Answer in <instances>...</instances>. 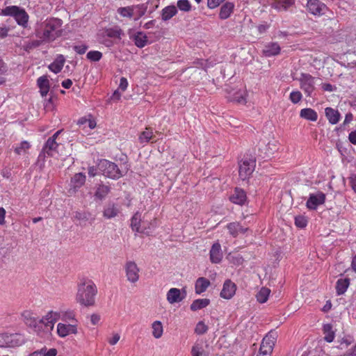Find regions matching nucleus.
<instances>
[{"instance_id": "nucleus-52", "label": "nucleus", "mask_w": 356, "mask_h": 356, "mask_svg": "<svg viewBox=\"0 0 356 356\" xmlns=\"http://www.w3.org/2000/svg\"><path fill=\"white\" fill-rule=\"evenodd\" d=\"M302 98V95L299 90H293L289 95V99L293 104L299 103Z\"/></svg>"}, {"instance_id": "nucleus-61", "label": "nucleus", "mask_w": 356, "mask_h": 356, "mask_svg": "<svg viewBox=\"0 0 356 356\" xmlns=\"http://www.w3.org/2000/svg\"><path fill=\"white\" fill-rule=\"evenodd\" d=\"M348 140L350 141V143H352L353 145H356V130L355 131H351L349 134H348Z\"/></svg>"}, {"instance_id": "nucleus-17", "label": "nucleus", "mask_w": 356, "mask_h": 356, "mask_svg": "<svg viewBox=\"0 0 356 356\" xmlns=\"http://www.w3.org/2000/svg\"><path fill=\"white\" fill-rule=\"evenodd\" d=\"M131 227L133 231L138 233H148L146 232L147 227L145 226V222L141 220V214L136 212L131 219Z\"/></svg>"}, {"instance_id": "nucleus-37", "label": "nucleus", "mask_w": 356, "mask_h": 356, "mask_svg": "<svg viewBox=\"0 0 356 356\" xmlns=\"http://www.w3.org/2000/svg\"><path fill=\"white\" fill-rule=\"evenodd\" d=\"M119 209L114 204H108L104 209L103 216L106 218L111 219L118 216Z\"/></svg>"}, {"instance_id": "nucleus-25", "label": "nucleus", "mask_w": 356, "mask_h": 356, "mask_svg": "<svg viewBox=\"0 0 356 356\" xmlns=\"http://www.w3.org/2000/svg\"><path fill=\"white\" fill-rule=\"evenodd\" d=\"M325 115L326 118L327 119L328 122L331 124H337L341 118V114L339 112L338 110H336L331 107H327L325 109Z\"/></svg>"}, {"instance_id": "nucleus-7", "label": "nucleus", "mask_w": 356, "mask_h": 356, "mask_svg": "<svg viewBox=\"0 0 356 356\" xmlns=\"http://www.w3.org/2000/svg\"><path fill=\"white\" fill-rule=\"evenodd\" d=\"M255 168V161L250 159H243L239 163V177L242 180L248 179L253 172Z\"/></svg>"}, {"instance_id": "nucleus-4", "label": "nucleus", "mask_w": 356, "mask_h": 356, "mask_svg": "<svg viewBox=\"0 0 356 356\" xmlns=\"http://www.w3.org/2000/svg\"><path fill=\"white\" fill-rule=\"evenodd\" d=\"M97 168L104 176L113 179H117L123 176L118 165L106 159L100 160L97 164Z\"/></svg>"}, {"instance_id": "nucleus-3", "label": "nucleus", "mask_w": 356, "mask_h": 356, "mask_svg": "<svg viewBox=\"0 0 356 356\" xmlns=\"http://www.w3.org/2000/svg\"><path fill=\"white\" fill-rule=\"evenodd\" d=\"M1 14L3 16L13 17L17 24L23 28L28 26L29 16L24 8L17 6H6L1 10Z\"/></svg>"}, {"instance_id": "nucleus-54", "label": "nucleus", "mask_w": 356, "mask_h": 356, "mask_svg": "<svg viewBox=\"0 0 356 356\" xmlns=\"http://www.w3.org/2000/svg\"><path fill=\"white\" fill-rule=\"evenodd\" d=\"M295 225L299 228H305L307 225V217L304 216H298L295 217Z\"/></svg>"}, {"instance_id": "nucleus-20", "label": "nucleus", "mask_w": 356, "mask_h": 356, "mask_svg": "<svg viewBox=\"0 0 356 356\" xmlns=\"http://www.w3.org/2000/svg\"><path fill=\"white\" fill-rule=\"evenodd\" d=\"M229 200L236 204H244L247 200L245 191L239 188H236L233 194L229 197Z\"/></svg>"}, {"instance_id": "nucleus-31", "label": "nucleus", "mask_w": 356, "mask_h": 356, "mask_svg": "<svg viewBox=\"0 0 356 356\" xmlns=\"http://www.w3.org/2000/svg\"><path fill=\"white\" fill-rule=\"evenodd\" d=\"M177 14V8L175 6H168L162 9L161 18L163 21H168Z\"/></svg>"}, {"instance_id": "nucleus-35", "label": "nucleus", "mask_w": 356, "mask_h": 356, "mask_svg": "<svg viewBox=\"0 0 356 356\" xmlns=\"http://www.w3.org/2000/svg\"><path fill=\"white\" fill-rule=\"evenodd\" d=\"M246 97V91L245 90H238L234 93L233 96L230 98V101L241 104H245L247 102Z\"/></svg>"}, {"instance_id": "nucleus-28", "label": "nucleus", "mask_w": 356, "mask_h": 356, "mask_svg": "<svg viewBox=\"0 0 356 356\" xmlns=\"http://www.w3.org/2000/svg\"><path fill=\"white\" fill-rule=\"evenodd\" d=\"M234 9V5L231 2H226L221 8L219 13V17L221 19H226L232 15Z\"/></svg>"}, {"instance_id": "nucleus-27", "label": "nucleus", "mask_w": 356, "mask_h": 356, "mask_svg": "<svg viewBox=\"0 0 356 356\" xmlns=\"http://www.w3.org/2000/svg\"><path fill=\"white\" fill-rule=\"evenodd\" d=\"M295 0H274L271 4L272 8L278 11L286 10L289 7L293 6Z\"/></svg>"}, {"instance_id": "nucleus-23", "label": "nucleus", "mask_w": 356, "mask_h": 356, "mask_svg": "<svg viewBox=\"0 0 356 356\" xmlns=\"http://www.w3.org/2000/svg\"><path fill=\"white\" fill-rule=\"evenodd\" d=\"M280 46L277 42H269L264 46L263 54L266 57L274 56L280 54Z\"/></svg>"}, {"instance_id": "nucleus-10", "label": "nucleus", "mask_w": 356, "mask_h": 356, "mask_svg": "<svg viewBox=\"0 0 356 356\" xmlns=\"http://www.w3.org/2000/svg\"><path fill=\"white\" fill-rule=\"evenodd\" d=\"M325 200L326 195L321 191H318L316 193H311L306 202V207L309 210H316L318 206L325 203Z\"/></svg>"}, {"instance_id": "nucleus-49", "label": "nucleus", "mask_w": 356, "mask_h": 356, "mask_svg": "<svg viewBox=\"0 0 356 356\" xmlns=\"http://www.w3.org/2000/svg\"><path fill=\"white\" fill-rule=\"evenodd\" d=\"M31 147V145L28 141H22L19 146H17L15 148V152L17 155H20L22 154L26 153V151Z\"/></svg>"}, {"instance_id": "nucleus-48", "label": "nucleus", "mask_w": 356, "mask_h": 356, "mask_svg": "<svg viewBox=\"0 0 356 356\" xmlns=\"http://www.w3.org/2000/svg\"><path fill=\"white\" fill-rule=\"evenodd\" d=\"M177 8L183 12H189L191 10V4L188 0H179L177 3Z\"/></svg>"}, {"instance_id": "nucleus-1", "label": "nucleus", "mask_w": 356, "mask_h": 356, "mask_svg": "<svg viewBox=\"0 0 356 356\" xmlns=\"http://www.w3.org/2000/svg\"><path fill=\"white\" fill-rule=\"evenodd\" d=\"M63 21L60 19L49 17L42 22L36 30V35L43 42H50L63 35Z\"/></svg>"}, {"instance_id": "nucleus-42", "label": "nucleus", "mask_w": 356, "mask_h": 356, "mask_svg": "<svg viewBox=\"0 0 356 356\" xmlns=\"http://www.w3.org/2000/svg\"><path fill=\"white\" fill-rule=\"evenodd\" d=\"M105 34L108 38L120 40L123 33L121 29L114 27L106 29Z\"/></svg>"}, {"instance_id": "nucleus-11", "label": "nucleus", "mask_w": 356, "mask_h": 356, "mask_svg": "<svg viewBox=\"0 0 356 356\" xmlns=\"http://www.w3.org/2000/svg\"><path fill=\"white\" fill-rule=\"evenodd\" d=\"M78 326L75 323H58L56 327V333L61 337L65 338L71 334H76L78 333Z\"/></svg>"}, {"instance_id": "nucleus-29", "label": "nucleus", "mask_w": 356, "mask_h": 356, "mask_svg": "<svg viewBox=\"0 0 356 356\" xmlns=\"http://www.w3.org/2000/svg\"><path fill=\"white\" fill-rule=\"evenodd\" d=\"M300 117L307 120L315 122L318 119V114L315 110L311 108H305L300 110Z\"/></svg>"}, {"instance_id": "nucleus-53", "label": "nucleus", "mask_w": 356, "mask_h": 356, "mask_svg": "<svg viewBox=\"0 0 356 356\" xmlns=\"http://www.w3.org/2000/svg\"><path fill=\"white\" fill-rule=\"evenodd\" d=\"M207 330L208 326L203 321H199L195 328V332L198 335L205 334Z\"/></svg>"}, {"instance_id": "nucleus-13", "label": "nucleus", "mask_w": 356, "mask_h": 356, "mask_svg": "<svg viewBox=\"0 0 356 356\" xmlns=\"http://www.w3.org/2000/svg\"><path fill=\"white\" fill-rule=\"evenodd\" d=\"M307 9L309 13L314 15L321 16L325 13L327 9L326 5L319 0H308Z\"/></svg>"}, {"instance_id": "nucleus-8", "label": "nucleus", "mask_w": 356, "mask_h": 356, "mask_svg": "<svg viewBox=\"0 0 356 356\" xmlns=\"http://www.w3.org/2000/svg\"><path fill=\"white\" fill-rule=\"evenodd\" d=\"M124 270L127 279L129 282L134 284L138 281L140 269L134 261H129L126 262Z\"/></svg>"}, {"instance_id": "nucleus-50", "label": "nucleus", "mask_w": 356, "mask_h": 356, "mask_svg": "<svg viewBox=\"0 0 356 356\" xmlns=\"http://www.w3.org/2000/svg\"><path fill=\"white\" fill-rule=\"evenodd\" d=\"M118 13L124 17L131 18L134 15V7L127 6L120 8L118 10Z\"/></svg>"}, {"instance_id": "nucleus-18", "label": "nucleus", "mask_w": 356, "mask_h": 356, "mask_svg": "<svg viewBox=\"0 0 356 356\" xmlns=\"http://www.w3.org/2000/svg\"><path fill=\"white\" fill-rule=\"evenodd\" d=\"M210 261L213 264H218L222 259L221 245L218 242L213 244L209 252Z\"/></svg>"}, {"instance_id": "nucleus-33", "label": "nucleus", "mask_w": 356, "mask_h": 356, "mask_svg": "<svg viewBox=\"0 0 356 356\" xmlns=\"http://www.w3.org/2000/svg\"><path fill=\"white\" fill-rule=\"evenodd\" d=\"M349 285V278L339 279L336 283V291L337 295H343L346 291Z\"/></svg>"}, {"instance_id": "nucleus-41", "label": "nucleus", "mask_w": 356, "mask_h": 356, "mask_svg": "<svg viewBox=\"0 0 356 356\" xmlns=\"http://www.w3.org/2000/svg\"><path fill=\"white\" fill-rule=\"evenodd\" d=\"M152 335L155 339H160L163 333V327L160 321H154L152 324Z\"/></svg>"}, {"instance_id": "nucleus-47", "label": "nucleus", "mask_w": 356, "mask_h": 356, "mask_svg": "<svg viewBox=\"0 0 356 356\" xmlns=\"http://www.w3.org/2000/svg\"><path fill=\"white\" fill-rule=\"evenodd\" d=\"M86 124H88L89 128L91 129H93L96 127V122L92 118H87L86 117H82V118H79L77 122V124H79V126L84 125Z\"/></svg>"}, {"instance_id": "nucleus-51", "label": "nucleus", "mask_w": 356, "mask_h": 356, "mask_svg": "<svg viewBox=\"0 0 356 356\" xmlns=\"http://www.w3.org/2000/svg\"><path fill=\"white\" fill-rule=\"evenodd\" d=\"M102 53L99 51H90L87 53L86 58L90 61L97 62L102 58Z\"/></svg>"}, {"instance_id": "nucleus-6", "label": "nucleus", "mask_w": 356, "mask_h": 356, "mask_svg": "<svg viewBox=\"0 0 356 356\" xmlns=\"http://www.w3.org/2000/svg\"><path fill=\"white\" fill-rule=\"evenodd\" d=\"M24 342L23 337L19 334H0V347L13 348L22 345Z\"/></svg>"}, {"instance_id": "nucleus-38", "label": "nucleus", "mask_w": 356, "mask_h": 356, "mask_svg": "<svg viewBox=\"0 0 356 356\" xmlns=\"http://www.w3.org/2000/svg\"><path fill=\"white\" fill-rule=\"evenodd\" d=\"M57 353L58 351L56 348L47 349L46 347H44L39 350L34 351L29 356H56Z\"/></svg>"}, {"instance_id": "nucleus-2", "label": "nucleus", "mask_w": 356, "mask_h": 356, "mask_svg": "<svg viewBox=\"0 0 356 356\" xmlns=\"http://www.w3.org/2000/svg\"><path fill=\"white\" fill-rule=\"evenodd\" d=\"M97 293L95 284L91 280H83L78 284L76 301L85 307L93 306Z\"/></svg>"}, {"instance_id": "nucleus-16", "label": "nucleus", "mask_w": 356, "mask_h": 356, "mask_svg": "<svg viewBox=\"0 0 356 356\" xmlns=\"http://www.w3.org/2000/svg\"><path fill=\"white\" fill-rule=\"evenodd\" d=\"M236 289L235 283L231 280H226L220 292V297L226 300L231 299L235 295Z\"/></svg>"}, {"instance_id": "nucleus-44", "label": "nucleus", "mask_w": 356, "mask_h": 356, "mask_svg": "<svg viewBox=\"0 0 356 356\" xmlns=\"http://www.w3.org/2000/svg\"><path fill=\"white\" fill-rule=\"evenodd\" d=\"M25 323L31 327H35L39 320L33 316L31 312H25L23 314Z\"/></svg>"}, {"instance_id": "nucleus-32", "label": "nucleus", "mask_w": 356, "mask_h": 356, "mask_svg": "<svg viewBox=\"0 0 356 356\" xmlns=\"http://www.w3.org/2000/svg\"><path fill=\"white\" fill-rule=\"evenodd\" d=\"M210 282L205 277H199L195 282V290L197 294H201L204 292L209 286Z\"/></svg>"}, {"instance_id": "nucleus-9", "label": "nucleus", "mask_w": 356, "mask_h": 356, "mask_svg": "<svg viewBox=\"0 0 356 356\" xmlns=\"http://www.w3.org/2000/svg\"><path fill=\"white\" fill-rule=\"evenodd\" d=\"M276 334L273 332H268L262 339L259 350L264 353V355H270L276 341Z\"/></svg>"}, {"instance_id": "nucleus-26", "label": "nucleus", "mask_w": 356, "mask_h": 356, "mask_svg": "<svg viewBox=\"0 0 356 356\" xmlns=\"http://www.w3.org/2000/svg\"><path fill=\"white\" fill-rule=\"evenodd\" d=\"M65 63V58L64 56L59 54L56 56L54 61L48 66V68L54 73L58 74L62 70Z\"/></svg>"}, {"instance_id": "nucleus-34", "label": "nucleus", "mask_w": 356, "mask_h": 356, "mask_svg": "<svg viewBox=\"0 0 356 356\" xmlns=\"http://www.w3.org/2000/svg\"><path fill=\"white\" fill-rule=\"evenodd\" d=\"M323 332L325 341L331 343L334 341L335 337V332L333 330V326L331 324H325L323 327Z\"/></svg>"}, {"instance_id": "nucleus-40", "label": "nucleus", "mask_w": 356, "mask_h": 356, "mask_svg": "<svg viewBox=\"0 0 356 356\" xmlns=\"http://www.w3.org/2000/svg\"><path fill=\"white\" fill-rule=\"evenodd\" d=\"M154 137L152 129L150 127H146L145 131L140 133L138 140L140 143H147Z\"/></svg>"}, {"instance_id": "nucleus-30", "label": "nucleus", "mask_w": 356, "mask_h": 356, "mask_svg": "<svg viewBox=\"0 0 356 356\" xmlns=\"http://www.w3.org/2000/svg\"><path fill=\"white\" fill-rule=\"evenodd\" d=\"M111 191L110 186L105 185V184H99L97 186L95 193V197L97 200H102L106 197V196L108 195V193Z\"/></svg>"}, {"instance_id": "nucleus-45", "label": "nucleus", "mask_w": 356, "mask_h": 356, "mask_svg": "<svg viewBox=\"0 0 356 356\" xmlns=\"http://www.w3.org/2000/svg\"><path fill=\"white\" fill-rule=\"evenodd\" d=\"M277 149V142H268L264 148H260V150L264 152L266 156H269L273 154Z\"/></svg>"}, {"instance_id": "nucleus-24", "label": "nucleus", "mask_w": 356, "mask_h": 356, "mask_svg": "<svg viewBox=\"0 0 356 356\" xmlns=\"http://www.w3.org/2000/svg\"><path fill=\"white\" fill-rule=\"evenodd\" d=\"M227 228L231 236L236 238L239 234H245L248 228H244L239 222H233L227 225Z\"/></svg>"}, {"instance_id": "nucleus-39", "label": "nucleus", "mask_w": 356, "mask_h": 356, "mask_svg": "<svg viewBox=\"0 0 356 356\" xmlns=\"http://www.w3.org/2000/svg\"><path fill=\"white\" fill-rule=\"evenodd\" d=\"M134 41L136 47L143 48L147 44V37L145 33L138 32L134 36Z\"/></svg>"}, {"instance_id": "nucleus-15", "label": "nucleus", "mask_w": 356, "mask_h": 356, "mask_svg": "<svg viewBox=\"0 0 356 356\" xmlns=\"http://www.w3.org/2000/svg\"><path fill=\"white\" fill-rule=\"evenodd\" d=\"M60 319V316L58 312L49 311L41 319L39 323H42L44 327L49 330H52L54 327V324Z\"/></svg>"}, {"instance_id": "nucleus-58", "label": "nucleus", "mask_w": 356, "mask_h": 356, "mask_svg": "<svg viewBox=\"0 0 356 356\" xmlns=\"http://www.w3.org/2000/svg\"><path fill=\"white\" fill-rule=\"evenodd\" d=\"M120 339V335L118 333H114L112 337L108 339V342L110 345L114 346L115 345L119 340Z\"/></svg>"}, {"instance_id": "nucleus-55", "label": "nucleus", "mask_w": 356, "mask_h": 356, "mask_svg": "<svg viewBox=\"0 0 356 356\" xmlns=\"http://www.w3.org/2000/svg\"><path fill=\"white\" fill-rule=\"evenodd\" d=\"M88 48V46L86 44L75 45L73 47L74 50L78 54H81V55L85 54Z\"/></svg>"}, {"instance_id": "nucleus-36", "label": "nucleus", "mask_w": 356, "mask_h": 356, "mask_svg": "<svg viewBox=\"0 0 356 356\" xmlns=\"http://www.w3.org/2000/svg\"><path fill=\"white\" fill-rule=\"evenodd\" d=\"M210 304V300L207 298L197 299L193 301L190 309L193 311H197L207 307Z\"/></svg>"}, {"instance_id": "nucleus-57", "label": "nucleus", "mask_w": 356, "mask_h": 356, "mask_svg": "<svg viewBox=\"0 0 356 356\" xmlns=\"http://www.w3.org/2000/svg\"><path fill=\"white\" fill-rule=\"evenodd\" d=\"M348 181L351 188L356 193V175L351 174L348 177Z\"/></svg>"}, {"instance_id": "nucleus-5", "label": "nucleus", "mask_w": 356, "mask_h": 356, "mask_svg": "<svg viewBox=\"0 0 356 356\" xmlns=\"http://www.w3.org/2000/svg\"><path fill=\"white\" fill-rule=\"evenodd\" d=\"M300 88L303 90L307 97H312L315 90L316 78L308 73H301L298 79Z\"/></svg>"}, {"instance_id": "nucleus-43", "label": "nucleus", "mask_w": 356, "mask_h": 356, "mask_svg": "<svg viewBox=\"0 0 356 356\" xmlns=\"http://www.w3.org/2000/svg\"><path fill=\"white\" fill-rule=\"evenodd\" d=\"M270 293V290L268 288L262 287L256 296L257 301L260 303L266 302L268 299Z\"/></svg>"}, {"instance_id": "nucleus-60", "label": "nucleus", "mask_w": 356, "mask_h": 356, "mask_svg": "<svg viewBox=\"0 0 356 356\" xmlns=\"http://www.w3.org/2000/svg\"><path fill=\"white\" fill-rule=\"evenodd\" d=\"M101 320V316L99 314H92L90 316V322L92 325H97Z\"/></svg>"}, {"instance_id": "nucleus-19", "label": "nucleus", "mask_w": 356, "mask_h": 356, "mask_svg": "<svg viewBox=\"0 0 356 356\" xmlns=\"http://www.w3.org/2000/svg\"><path fill=\"white\" fill-rule=\"evenodd\" d=\"M60 316V319L63 321V323H72L79 325V321L76 318V314L75 311L72 309L62 310L58 312Z\"/></svg>"}, {"instance_id": "nucleus-63", "label": "nucleus", "mask_w": 356, "mask_h": 356, "mask_svg": "<svg viewBox=\"0 0 356 356\" xmlns=\"http://www.w3.org/2000/svg\"><path fill=\"white\" fill-rule=\"evenodd\" d=\"M6 210L3 207H0V225H3L6 223Z\"/></svg>"}, {"instance_id": "nucleus-14", "label": "nucleus", "mask_w": 356, "mask_h": 356, "mask_svg": "<svg viewBox=\"0 0 356 356\" xmlns=\"http://www.w3.org/2000/svg\"><path fill=\"white\" fill-rule=\"evenodd\" d=\"M58 147L59 144L56 141H54L53 138H48L38 157L44 159L46 156H54L56 153H58Z\"/></svg>"}, {"instance_id": "nucleus-62", "label": "nucleus", "mask_w": 356, "mask_h": 356, "mask_svg": "<svg viewBox=\"0 0 356 356\" xmlns=\"http://www.w3.org/2000/svg\"><path fill=\"white\" fill-rule=\"evenodd\" d=\"M74 217L77 219V220H86L88 218H87V215L86 213L84 212H79V211H76V213H75V216Z\"/></svg>"}, {"instance_id": "nucleus-64", "label": "nucleus", "mask_w": 356, "mask_h": 356, "mask_svg": "<svg viewBox=\"0 0 356 356\" xmlns=\"http://www.w3.org/2000/svg\"><path fill=\"white\" fill-rule=\"evenodd\" d=\"M97 170L98 168L97 167H95V166H90L88 168V175L90 177H95L97 175Z\"/></svg>"}, {"instance_id": "nucleus-12", "label": "nucleus", "mask_w": 356, "mask_h": 356, "mask_svg": "<svg viewBox=\"0 0 356 356\" xmlns=\"http://www.w3.org/2000/svg\"><path fill=\"white\" fill-rule=\"evenodd\" d=\"M186 296V291L184 288L179 289L177 288H171L166 294L167 301L172 305L181 302Z\"/></svg>"}, {"instance_id": "nucleus-21", "label": "nucleus", "mask_w": 356, "mask_h": 356, "mask_svg": "<svg viewBox=\"0 0 356 356\" xmlns=\"http://www.w3.org/2000/svg\"><path fill=\"white\" fill-rule=\"evenodd\" d=\"M86 177L84 174L79 172L75 174L71 179V188L70 191L72 190L73 192L77 191L81 186H83L86 182Z\"/></svg>"}, {"instance_id": "nucleus-56", "label": "nucleus", "mask_w": 356, "mask_h": 356, "mask_svg": "<svg viewBox=\"0 0 356 356\" xmlns=\"http://www.w3.org/2000/svg\"><path fill=\"white\" fill-rule=\"evenodd\" d=\"M128 85L127 79L125 77H121L118 89L121 90L122 92H124L127 90Z\"/></svg>"}, {"instance_id": "nucleus-46", "label": "nucleus", "mask_w": 356, "mask_h": 356, "mask_svg": "<svg viewBox=\"0 0 356 356\" xmlns=\"http://www.w3.org/2000/svg\"><path fill=\"white\" fill-rule=\"evenodd\" d=\"M192 356H207L206 352L201 343H195L191 348Z\"/></svg>"}, {"instance_id": "nucleus-59", "label": "nucleus", "mask_w": 356, "mask_h": 356, "mask_svg": "<svg viewBox=\"0 0 356 356\" xmlns=\"http://www.w3.org/2000/svg\"><path fill=\"white\" fill-rule=\"evenodd\" d=\"M223 0H208L207 6L211 9L217 8Z\"/></svg>"}, {"instance_id": "nucleus-22", "label": "nucleus", "mask_w": 356, "mask_h": 356, "mask_svg": "<svg viewBox=\"0 0 356 356\" xmlns=\"http://www.w3.org/2000/svg\"><path fill=\"white\" fill-rule=\"evenodd\" d=\"M37 86L40 89V93L42 97H46L50 89L49 81L47 76H40L37 79Z\"/></svg>"}]
</instances>
